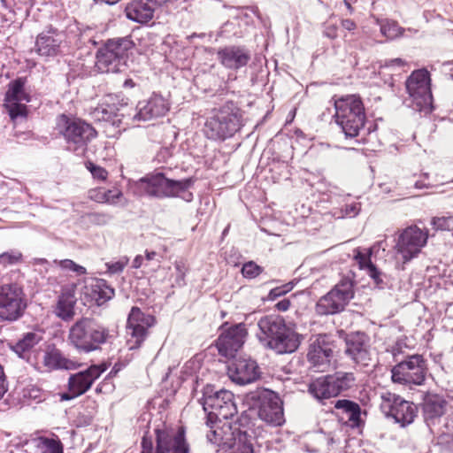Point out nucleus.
<instances>
[{
	"mask_svg": "<svg viewBox=\"0 0 453 453\" xmlns=\"http://www.w3.org/2000/svg\"><path fill=\"white\" fill-rule=\"evenodd\" d=\"M257 337L265 348L277 354L295 352L303 340V334L296 330V326L286 322L283 317L271 314L262 316L257 321Z\"/></svg>",
	"mask_w": 453,
	"mask_h": 453,
	"instance_id": "1",
	"label": "nucleus"
},
{
	"mask_svg": "<svg viewBox=\"0 0 453 453\" xmlns=\"http://www.w3.org/2000/svg\"><path fill=\"white\" fill-rule=\"evenodd\" d=\"M335 122L346 138H357L365 132L366 114L361 97L357 95H347L334 102ZM372 132L371 127L366 134Z\"/></svg>",
	"mask_w": 453,
	"mask_h": 453,
	"instance_id": "2",
	"label": "nucleus"
},
{
	"mask_svg": "<svg viewBox=\"0 0 453 453\" xmlns=\"http://www.w3.org/2000/svg\"><path fill=\"white\" fill-rule=\"evenodd\" d=\"M242 126V111L233 102H227L207 118L203 131L210 140L225 141L234 136Z\"/></svg>",
	"mask_w": 453,
	"mask_h": 453,
	"instance_id": "3",
	"label": "nucleus"
},
{
	"mask_svg": "<svg viewBox=\"0 0 453 453\" xmlns=\"http://www.w3.org/2000/svg\"><path fill=\"white\" fill-rule=\"evenodd\" d=\"M141 186L149 196L157 198L180 196L186 202L193 200L188 189L194 184L192 178L179 180L168 179L163 173L147 175L140 180Z\"/></svg>",
	"mask_w": 453,
	"mask_h": 453,
	"instance_id": "4",
	"label": "nucleus"
},
{
	"mask_svg": "<svg viewBox=\"0 0 453 453\" xmlns=\"http://www.w3.org/2000/svg\"><path fill=\"white\" fill-rule=\"evenodd\" d=\"M231 391L216 389L212 385H206L203 389V396L199 400L206 413V425H211L220 419L227 420L237 413Z\"/></svg>",
	"mask_w": 453,
	"mask_h": 453,
	"instance_id": "5",
	"label": "nucleus"
},
{
	"mask_svg": "<svg viewBox=\"0 0 453 453\" xmlns=\"http://www.w3.org/2000/svg\"><path fill=\"white\" fill-rule=\"evenodd\" d=\"M409 94L404 103L412 110L427 115L432 112L433 96L431 91L430 73L426 69L413 71L405 81Z\"/></svg>",
	"mask_w": 453,
	"mask_h": 453,
	"instance_id": "6",
	"label": "nucleus"
},
{
	"mask_svg": "<svg viewBox=\"0 0 453 453\" xmlns=\"http://www.w3.org/2000/svg\"><path fill=\"white\" fill-rule=\"evenodd\" d=\"M427 240L428 231L417 226H410L400 231L394 247L395 267L404 270V265L420 254Z\"/></svg>",
	"mask_w": 453,
	"mask_h": 453,
	"instance_id": "7",
	"label": "nucleus"
},
{
	"mask_svg": "<svg viewBox=\"0 0 453 453\" xmlns=\"http://www.w3.org/2000/svg\"><path fill=\"white\" fill-rule=\"evenodd\" d=\"M250 404L257 410L258 418L273 426L284 424L283 403L275 392L267 388H259L249 395Z\"/></svg>",
	"mask_w": 453,
	"mask_h": 453,
	"instance_id": "8",
	"label": "nucleus"
},
{
	"mask_svg": "<svg viewBox=\"0 0 453 453\" xmlns=\"http://www.w3.org/2000/svg\"><path fill=\"white\" fill-rule=\"evenodd\" d=\"M353 372L338 371L333 374L320 377L311 382L309 392L320 403L336 397L342 392L349 390L355 385Z\"/></svg>",
	"mask_w": 453,
	"mask_h": 453,
	"instance_id": "9",
	"label": "nucleus"
},
{
	"mask_svg": "<svg viewBox=\"0 0 453 453\" xmlns=\"http://www.w3.org/2000/svg\"><path fill=\"white\" fill-rule=\"evenodd\" d=\"M27 307L23 288L17 283L0 284V320L17 321Z\"/></svg>",
	"mask_w": 453,
	"mask_h": 453,
	"instance_id": "10",
	"label": "nucleus"
},
{
	"mask_svg": "<svg viewBox=\"0 0 453 453\" xmlns=\"http://www.w3.org/2000/svg\"><path fill=\"white\" fill-rule=\"evenodd\" d=\"M427 365L422 355L408 356L391 369L393 382L403 385H422L426 377Z\"/></svg>",
	"mask_w": 453,
	"mask_h": 453,
	"instance_id": "11",
	"label": "nucleus"
},
{
	"mask_svg": "<svg viewBox=\"0 0 453 453\" xmlns=\"http://www.w3.org/2000/svg\"><path fill=\"white\" fill-rule=\"evenodd\" d=\"M353 297L352 281L349 280H341L328 293L319 299L316 303V312L319 315L340 313Z\"/></svg>",
	"mask_w": 453,
	"mask_h": 453,
	"instance_id": "12",
	"label": "nucleus"
},
{
	"mask_svg": "<svg viewBox=\"0 0 453 453\" xmlns=\"http://www.w3.org/2000/svg\"><path fill=\"white\" fill-rule=\"evenodd\" d=\"M380 410L386 417L393 418L402 427L411 424L418 412L413 403L390 392L381 394Z\"/></svg>",
	"mask_w": 453,
	"mask_h": 453,
	"instance_id": "13",
	"label": "nucleus"
},
{
	"mask_svg": "<svg viewBox=\"0 0 453 453\" xmlns=\"http://www.w3.org/2000/svg\"><path fill=\"white\" fill-rule=\"evenodd\" d=\"M57 129L66 142V149L78 157L85 156V121L61 114L57 119Z\"/></svg>",
	"mask_w": 453,
	"mask_h": 453,
	"instance_id": "14",
	"label": "nucleus"
},
{
	"mask_svg": "<svg viewBox=\"0 0 453 453\" xmlns=\"http://www.w3.org/2000/svg\"><path fill=\"white\" fill-rule=\"evenodd\" d=\"M344 354L356 365L367 367L372 360L370 336L361 331L349 332L344 334Z\"/></svg>",
	"mask_w": 453,
	"mask_h": 453,
	"instance_id": "15",
	"label": "nucleus"
},
{
	"mask_svg": "<svg viewBox=\"0 0 453 453\" xmlns=\"http://www.w3.org/2000/svg\"><path fill=\"white\" fill-rule=\"evenodd\" d=\"M238 438L231 453H254V445L262 434L261 426L246 411L238 418Z\"/></svg>",
	"mask_w": 453,
	"mask_h": 453,
	"instance_id": "16",
	"label": "nucleus"
},
{
	"mask_svg": "<svg viewBox=\"0 0 453 453\" xmlns=\"http://www.w3.org/2000/svg\"><path fill=\"white\" fill-rule=\"evenodd\" d=\"M334 342L327 334H319L310 344L307 359L311 367L319 372L326 371L334 355Z\"/></svg>",
	"mask_w": 453,
	"mask_h": 453,
	"instance_id": "17",
	"label": "nucleus"
},
{
	"mask_svg": "<svg viewBox=\"0 0 453 453\" xmlns=\"http://www.w3.org/2000/svg\"><path fill=\"white\" fill-rule=\"evenodd\" d=\"M154 320L153 316L143 313L139 307H132L127 321V334L131 336L128 340L130 349L141 346L147 336L148 328L154 324Z\"/></svg>",
	"mask_w": 453,
	"mask_h": 453,
	"instance_id": "18",
	"label": "nucleus"
},
{
	"mask_svg": "<svg viewBox=\"0 0 453 453\" xmlns=\"http://www.w3.org/2000/svg\"><path fill=\"white\" fill-rule=\"evenodd\" d=\"M247 336L243 324H236L223 329L217 340L219 354L226 357H234L236 352L242 347Z\"/></svg>",
	"mask_w": 453,
	"mask_h": 453,
	"instance_id": "19",
	"label": "nucleus"
},
{
	"mask_svg": "<svg viewBox=\"0 0 453 453\" xmlns=\"http://www.w3.org/2000/svg\"><path fill=\"white\" fill-rule=\"evenodd\" d=\"M215 421L211 425H206L209 427V431L206 434V438L209 442L215 444L219 447L220 449H231L237 441L238 438V419L233 426L231 423L225 420L222 422Z\"/></svg>",
	"mask_w": 453,
	"mask_h": 453,
	"instance_id": "20",
	"label": "nucleus"
},
{
	"mask_svg": "<svg viewBox=\"0 0 453 453\" xmlns=\"http://www.w3.org/2000/svg\"><path fill=\"white\" fill-rule=\"evenodd\" d=\"M228 375L232 381L239 385H246L258 380L261 375L260 368L256 360L250 357L235 358L228 365Z\"/></svg>",
	"mask_w": 453,
	"mask_h": 453,
	"instance_id": "21",
	"label": "nucleus"
},
{
	"mask_svg": "<svg viewBox=\"0 0 453 453\" xmlns=\"http://www.w3.org/2000/svg\"><path fill=\"white\" fill-rule=\"evenodd\" d=\"M156 435V453H188L189 449L182 427L177 431L157 429Z\"/></svg>",
	"mask_w": 453,
	"mask_h": 453,
	"instance_id": "22",
	"label": "nucleus"
},
{
	"mask_svg": "<svg viewBox=\"0 0 453 453\" xmlns=\"http://www.w3.org/2000/svg\"><path fill=\"white\" fill-rule=\"evenodd\" d=\"M170 110L168 100L162 95L153 93L147 100L140 101L133 119L148 121L165 116Z\"/></svg>",
	"mask_w": 453,
	"mask_h": 453,
	"instance_id": "23",
	"label": "nucleus"
},
{
	"mask_svg": "<svg viewBox=\"0 0 453 453\" xmlns=\"http://www.w3.org/2000/svg\"><path fill=\"white\" fill-rule=\"evenodd\" d=\"M217 58L225 68L237 72L249 64L251 53L245 46L229 45L218 50Z\"/></svg>",
	"mask_w": 453,
	"mask_h": 453,
	"instance_id": "24",
	"label": "nucleus"
},
{
	"mask_svg": "<svg viewBox=\"0 0 453 453\" xmlns=\"http://www.w3.org/2000/svg\"><path fill=\"white\" fill-rule=\"evenodd\" d=\"M379 244H374L365 250L357 248L354 250V259L357 261L361 270L366 271V273L372 279L375 286L380 289H383L386 287V283L382 279V273L371 260L373 252L379 250Z\"/></svg>",
	"mask_w": 453,
	"mask_h": 453,
	"instance_id": "25",
	"label": "nucleus"
},
{
	"mask_svg": "<svg viewBox=\"0 0 453 453\" xmlns=\"http://www.w3.org/2000/svg\"><path fill=\"white\" fill-rule=\"evenodd\" d=\"M63 40V33L50 26L46 31L38 35L35 41L36 51L41 56H57L60 51V44Z\"/></svg>",
	"mask_w": 453,
	"mask_h": 453,
	"instance_id": "26",
	"label": "nucleus"
},
{
	"mask_svg": "<svg viewBox=\"0 0 453 453\" xmlns=\"http://www.w3.org/2000/svg\"><path fill=\"white\" fill-rule=\"evenodd\" d=\"M331 403L334 404L336 410L335 415L341 422L351 428L360 426L362 410L357 403L348 399H339L332 401Z\"/></svg>",
	"mask_w": 453,
	"mask_h": 453,
	"instance_id": "27",
	"label": "nucleus"
},
{
	"mask_svg": "<svg viewBox=\"0 0 453 453\" xmlns=\"http://www.w3.org/2000/svg\"><path fill=\"white\" fill-rule=\"evenodd\" d=\"M90 291L87 293V301L94 302L96 307H104L115 296V289L104 279H87V288Z\"/></svg>",
	"mask_w": 453,
	"mask_h": 453,
	"instance_id": "28",
	"label": "nucleus"
},
{
	"mask_svg": "<svg viewBox=\"0 0 453 453\" xmlns=\"http://www.w3.org/2000/svg\"><path fill=\"white\" fill-rule=\"evenodd\" d=\"M43 365L49 371H70L77 369L81 365L67 358L59 349H58L54 344H51L48 346L44 353Z\"/></svg>",
	"mask_w": 453,
	"mask_h": 453,
	"instance_id": "29",
	"label": "nucleus"
},
{
	"mask_svg": "<svg viewBox=\"0 0 453 453\" xmlns=\"http://www.w3.org/2000/svg\"><path fill=\"white\" fill-rule=\"evenodd\" d=\"M124 11L128 19L145 24L153 19L156 8L149 0H133Z\"/></svg>",
	"mask_w": 453,
	"mask_h": 453,
	"instance_id": "30",
	"label": "nucleus"
},
{
	"mask_svg": "<svg viewBox=\"0 0 453 453\" xmlns=\"http://www.w3.org/2000/svg\"><path fill=\"white\" fill-rule=\"evenodd\" d=\"M42 341V336L35 332L24 333L17 341H9L7 347L19 358L28 360L31 351Z\"/></svg>",
	"mask_w": 453,
	"mask_h": 453,
	"instance_id": "31",
	"label": "nucleus"
},
{
	"mask_svg": "<svg viewBox=\"0 0 453 453\" xmlns=\"http://www.w3.org/2000/svg\"><path fill=\"white\" fill-rule=\"evenodd\" d=\"M95 65L100 73H119L125 67L105 43L96 53Z\"/></svg>",
	"mask_w": 453,
	"mask_h": 453,
	"instance_id": "32",
	"label": "nucleus"
},
{
	"mask_svg": "<svg viewBox=\"0 0 453 453\" xmlns=\"http://www.w3.org/2000/svg\"><path fill=\"white\" fill-rule=\"evenodd\" d=\"M27 77H17L11 81L7 85V90L4 94V102L12 101H31L30 95L26 91Z\"/></svg>",
	"mask_w": 453,
	"mask_h": 453,
	"instance_id": "33",
	"label": "nucleus"
},
{
	"mask_svg": "<svg viewBox=\"0 0 453 453\" xmlns=\"http://www.w3.org/2000/svg\"><path fill=\"white\" fill-rule=\"evenodd\" d=\"M105 44L108 49L117 56L118 61H120L124 66L127 65L128 51L133 49L134 42L129 36L109 39Z\"/></svg>",
	"mask_w": 453,
	"mask_h": 453,
	"instance_id": "34",
	"label": "nucleus"
},
{
	"mask_svg": "<svg viewBox=\"0 0 453 453\" xmlns=\"http://www.w3.org/2000/svg\"><path fill=\"white\" fill-rule=\"evenodd\" d=\"M445 400L437 395L429 396L423 404L425 420L428 423L441 418L445 412Z\"/></svg>",
	"mask_w": 453,
	"mask_h": 453,
	"instance_id": "35",
	"label": "nucleus"
},
{
	"mask_svg": "<svg viewBox=\"0 0 453 453\" xmlns=\"http://www.w3.org/2000/svg\"><path fill=\"white\" fill-rule=\"evenodd\" d=\"M361 207V203L357 199L353 200L350 195H347L343 197V203L338 208H334L332 214L336 219H353L360 213Z\"/></svg>",
	"mask_w": 453,
	"mask_h": 453,
	"instance_id": "36",
	"label": "nucleus"
},
{
	"mask_svg": "<svg viewBox=\"0 0 453 453\" xmlns=\"http://www.w3.org/2000/svg\"><path fill=\"white\" fill-rule=\"evenodd\" d=\"M85 393V370L72 374L68 380V391L61 394V400L69 401Z\"/></svg>",
	"mask_w": 453,
	"mask_h": 453,
	"instance_id": "37",
	"label": "nucleus"
},
{
	"mask_svg": "<svg viewBox=\"0 0 453 453\" xmlns=\"http://www.w3.org/2000/svg\"><path fill=\"white\" fill-rule=\"evenodd\" d=\"M109 337V330L102 326L91 327L87 325V353L100 349Z\"/></svg>",
	"mask_w": 453,
	"mask_h": 453,
	"instance_id": "38",
	"label": "nucleus"
},
{
	"mask_svg": "<svg viewBox=\"0 0 453 453\" xmlns=\"http://www.w3.org/2000/svg\"><path fill=\"white\" fill-rule=\"evenodd\" d=\"M123 194L119 189L105 190L103 188H91L88 192L89 199L97 203H106L109 204H117Z\"/></svg>",
	"mask_w": 453,
	"mask_h": 453,
	"instance_id": "39",
	"label": "nucleus"
},
{
	"mask_svg": "<svg viewBox=\"0 0 453 453\" xmlns=\"http://www.w3.org/2000/svg\"><path fill=\"white\" fill-rule=\"evenodd\" d=\"M68 340L74 348L85 351V317H81L72 326Z\"/></svg>",
	"mask_w": 453,
	"mask_h": 453,
	"instance_id": "40",
	"label": "nucleus"
},
{
	"mask_svg": "<svg viewBox=\"0 0 453 453\" xmlns=\"http://www.w3.org/2000/svg\"><path fill=\"white\" fill-rule=\"evenodd\" d=\"M94 119L98 121H105L112 126L121 127L123 124L124 113H118L112 108H99L90 113Z\"/></svg>",
	"mask_w": 453,
	"mask_h": 453,
	"instance_id": "41",
	"label": "nucleus"
},
{
	"mask_svg": "<svg viewBox=\"0 0 453 453\" xmlns=\"http://www.w3.org/2000/svg\"><path fill=\"white\" fill-rule=\"evenodd\" d=\"M410 33H417L418 30L411 28L407 29ZM406 29L399 27V25L394 20H384L380 23V33L389 40L395 39L399 36H407L405 35Z\"/></svg>",
	"mask_w": 453,
	"mask_h": 453,
	"instance_id": "42",
	"label": "nucleus"
},
{
	"mask_svg": "<svg viewBox=\"0 0 453 453\" xmlns=\"http://www.w3.org/2000/svg\"><path fill=\"white\" fill-rule=\"evenodd\" d=\"M36 447L42 453H63V444L58 438L39 437Z\"/></svg>",
	"mask_w": 453,
	"mask_h": 453,
	"instance_id": "43",
	"label": "nucleus"
},
{
	"mask_svg": "<svg viewBox=\"0 0 453 453\" xmlns=\"http://www.w3.org/2000/svg\"><path fill=\"white\" fill-rule=\"evenodd\" d=\"M23 101H12L4 102V106L7 110V112L12 120H15L18 118H26L28 111L26 104H22Z\"/></svg>",
	"mask_w": 453,
	"mask_h": 453,
	"instance_id": "44",
	"label": "nucleus"
},
{
	"mask_svg": "<svg viewBox=\"0 0 453 453\" xmlns=\"http://www.w3.org/2000/svg\"><path fill=\"white\" fill-rule=\"evenodd\" d=\"M108 366L109 365L106 362H102L87 367V391L90 388L93 381L99 378L107 370Z\"/></svg>",
	"mask_w": 453,
	"mask_h": 453,
	"instance_id": "45",
	"label": "nucleus"
},
{
	"mask_svg": "<svg viewBox=\"0 0 453 453\" xmlns=\"http://www.w3.org/2000/svg\"><path fill=\"white\" fill-rule=\"evenodd\" d=\"M53 263L59 266L60 269L65 272H73L75 273L77 275L85 274V267L76 264L74 261L71 259H55Z\"/></svg>",
	"mask_w": 453,
	"mask_h": 453,
	"instance_id": "46",
	"label": "nucleus"
},
{
	"mask_svg": "<svg viewBox=\"0 0 453 453\" xmlns=\"http://www.w3.org/2000/svg\"><path fill=\"white\" fill-rule=\"evenodd\" d=\"M264 268L257 265L254 261H249L243 264L242 267V274L246 279H255L259 276Z\"/></svg>",
	"mask_w": 453,
	"mask_h": 453,
	"instance_id": "47",
	"label": "nucleus"
},
{
	"mask_svg": "<svg viewBox=\"0 0 453 453\" xmlns=\"http://www.w3.org/2000/svg\"><path fill=\"white\" fill-rule=\"evenodd\" d=\"M294 281H289L288 283H285L281 286L276 287L270 290V292L267 295V297L265 298L266 301H274L279 297H281L285 296L286 294L289 293L295 287Z\"/></svg>",
	"mask_w": 453,
	"mask_h": 453,
	"instance_id": "48",
	"label": "nucleus"
},
{
	"mask_svg": "<svg viewBox=\"0 0 453 453\" xmlns=\"http://www.w3.org/2000/svg\"><path fill=\"white\" fill-rule=\"evenodd\" d=\"M431 224L436 230L453 231V216L434 217Z\"/></svg>",
	"mask_w": 453,
	"mask_h": 453,
	"instance_id": "49",
	"label": "nucleus"
},
{
	"mask_svg": "<svg viewBox=\"0 0 453 453\" xmlns=\"http://www.w3.org/2000/svg\"><path fill=\"white\" fill-rule=\"evenodd\" d=\"M21 259L22 254L18 250L6 251L0 254V265L4 267L10 265H15L20 262Z\"/></svg>",
	"mask_w": 453,
	"mask_h": 453,
	"instance_id": "50",
	"label": "nucleus"
},
{
	"mask_svg": "<svg viewBox=\"0 0 453 453\" xmlns=\"http://www.w3.org/2000/svg\"><path fill=\"white\" fill-rule=\"evenodd\" d=\"M57 315L63 320H69L73 316V306L64 300H59L57 305Z\"/></svg>",
	"mask_w": 453,
	"mask_h": 453,
	"instance_id": "51",
	"label": "nucleus"
},
{
	"mask_svg": "<svg viewBox=\"0 0 453 453\" xmlns=\"http://www.w3.org/2000/svg\"><path fill=\"white\" fill-rule=\"evenodd\" d=\"M8 391V382L4 371V367L0 365V401L4 398ZM9 409V403L7 400L0 402V411H5Z\"/></svg>",
	"mask_w": 453,
	"mask_h": 453,
	"instance_id": "52",
	"label": "nucleus"
},
{
	"mask_svg": "<svg viewBox=\"0 0 453 453\" xmlns=\"http://www.w3.org/2000/svg\"><path fill=\"white\" fill-rule=\"evenodd\" d=\"M87 170L90 172L92 178L99 182L106 180L108 172L99 165H95L91 161H87Z\"/></svg>",
	"mask_w": 453,
	"mask_h": 453,
	"instance_id": "53",
	"label": "nucleus"
},
{
	"mask_svg": "<svg viewBox=\"0 0 453 453\" xmlns=\"http://www.w3.org/2000/svg\"><path fill=\"white\" fill-rule=\"evenodd\" d=\"M110 219H111V217L108 214L87 211V222L93 223L96 225H104Z\"/></svg>",
	"mask_w": 453,
	"mask_h": 453,
	"instance_id": "54",
	"label": "nucleus"
},
{
	"mask_svg": "<svg viewBox=\"0 0 453 453\" xmlns=\"http://www.w3.org/2000/svg\"><path fill=\"white\" fill-rule=\"evenodd\" d=\"M81 24L73 21V24H70L68 27V35L70 39L75 40L76 42H80L81 45H82L81 38H82V27Z\"/></svg>",
	"mask_w": 453,
	"mask_h": 453,
	"instance_id": "55",
	"label": "nucleus"
},
{
	"mask_svg": "<svg viewBox=\"0 0 453 453\" xmlns=\"http://www.w3.org/2000/svg\"><path fill=\"white\" fill-rule=\"evenodd\" d=\"M174 268L176 271V284L179 286H183L185 284V276L187 273V267L183 261H176L174 264Z\"/></svg>",
	"mask_w": 453,
	"mask_h": 453,
	"instance_id": "56",
	"label": "nucleus"
},
{
	"mask_svg": "<svg viewBox=\"0 0 453 453\" xmlns=\"http://www.w3.org/2000/svg\"><path fill=\"white\" fill-rule=\"evenodd\" d=\"M128 263L127 257H123L116 262L106 263L108 272L111 274H117L121 273Z\"/></svg>",
	"mask_w": 453,
	"mask_h": 453,
	"instance_id": "57",
	"label": "nucleus"
},
{
	"mask_svg": "<svg viewBox=\"0 0 453 453\" xmlns=\"http://www.w3.org/2000/svg\"><path fill=\"white\" fill-rule=\"evenodd\" d=\"M405 65V62L403 59L400 58H392V59H387L385 60L384 64L381 65V67H402Z\"/></svg>",
	"mask_w": 453,
	"mask_h": 453,
	"instance_id": "58",
	"label": "nucleus"
},
{
	"mask_svg": "<svg viewBox=\"0 0 453 453\" xmlns=\"http://www.w3.org/2000/svg\"><path fill=\"white\" fill-rule=\"evenodd\" d=\"M291 305L290 300L288 298H283L275 303L274 308L279 311H287Z\"/></svg>",
	"mask_w": 453,
	"mask_h": 453,
	"instance_id": "59",
	"label": "nucleus"
},
{
	"mask_svg": "<svg viewBox=\"0 0 453 453\" xmlns=\"http://www.w3.org/2000/svg\"><path fill=\"white\" fill-rule=\"evenodd\" d=\"M142 450L141 453H152L153 451L152 441L145 437L142 438Z\"/></svg>",
	"mask_w": 453,
	"mask_h": 453,
	"instance_id": "60",
	"label": "nucleus"
},
{
	"mask_svg": "<svg viewBox=\"0 0 453 453\" xmlns=\"http://www.w3.org/2000/svg\"><path fill=\"white\" fill-rule=\"evenodd\" d=\"M342 27L348 31H352L357 27V25L353 20L345 19L342 20Z\"/></svg>",
	"mask_w": 453,
	"mask_h": 453,
	"instance_id": "61",
	"label": "nucleus"
},
{
	"mask_svg": "<svg viewBox=\"0 0 453 453\" xmlns=\"http://www.w3.org/2000/svg\"><path fill=\"white\" fill-rule=\"evenodd\" d=\"M324 34L326 37L334 39L337 36L336 27L329 25L326 27Z\"/></svg>",
	"mask_w": 453,
	"mask_h": 453,
	"instance_id": "62",
	"label": "nucleus"
},
{
	"mask_svg": "<svg viewBox=\"0 0 453 453\" xmlns=\"http://www.w3.org/2000/svg\"><path fill=\"white\" fill-rule=\"evenodd\" d=\"M96 130L92 126L87 123V142L91 138L96 137Z\"/></svg>",
	"mask_w": 453,
	"mask_h": 453,
	"instance_id": "63",
	"label": "nucleus"
},
{
	"mask_svg": "<svg viewBox=\"0 0 453 453\" xmlns=\"http://www.w3.org/2000/svg\"><path fill=\"white\" fill-rule=\"evenodd\" d=\"M143 262V257L141 255H137L133 261L134 268H140Z\"/></svg>",
	"mask_w": 453,
	"mask_h": 453,
	"instance_id": "64",
	"label": "nucleus"
}]
</instances>
